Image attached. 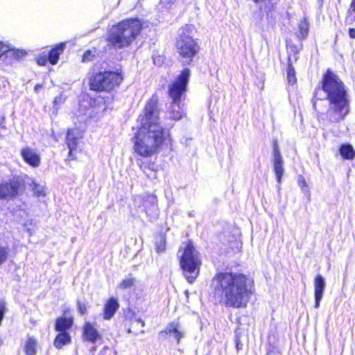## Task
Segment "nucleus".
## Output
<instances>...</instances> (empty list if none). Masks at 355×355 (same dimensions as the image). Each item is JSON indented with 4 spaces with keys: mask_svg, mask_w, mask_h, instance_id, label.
Listing matches in <instances>:
<instances>
[{
    "mask_svg": "<svg viewBox=\"0 0 355 355\" xmlns=\"http://www.w3.org/2000/svg\"><path fill=\"white\" fill-rule=\"evenodd\" d=\"M159 105V96L154 93L146 102L137 119L139 125L132 138L133 150L143 157H150L162 149L173 148L171 132L160 122Z\"/></svg>",
    "mask_w": 355,
    "mask_h": 355,
    "instance_id": "1",
    "label": "nucleus"
},
{
    "mask_svg": "<svg viewBox=\"0 0 355 355\" xmlns=\"http://www.w3.org/2000/svg\"><path fill=\"white\" fill-rule=\"evenodd\" d=\"M210 287L214 304L227 308H246L256 295L254 279L242 272L218 271L211 279Z\"/></svg>",
    "mask_w": 355,
    "mask_h": 355,
    "instance_id": "2",
    "label": "nucleus"
},
{
    "mask_svg": "<svg viewBox=\"0 0 355 355\" xmlns=\"http://www.w3.org/2000/svg\"><path fill=\"white\" fill-rule=\"evenodd\" d=\"M320 91L324 92L326 95L325 98L329 104L328 110L329 121L336 123L344 120L349 112L346 86L338 75L330 68L327 69L323 73L320 85L314 89L311 98L313 108L318 114H322L321 111L326 107L324 98L318 96Z\"/></svg>",
    "mask_w": 355,
    "mask_h": 355,
    "instance_id": "3",
    "label": "nucleus"
},
{
    "mask_svg": "<svg viewBox=\"0 0 355 355\" xmlns=\"http://www.w3.org/2000/svg\"><path fill=\"white\" fill-rule=\"evenodd\" d=\"M191 75L190 69L184 67L168 85L167 94L171 99L168 114L172 121H179L185 115L180 104L188 92Z\"/></svg>",
    "mask_w": 355,
    "mask_h": 355,
    "instance_id": "4",
    "label": "nucleus"
},
{
    "mask_svg": "<svg viewBox=\"0 0 355 355\" xmlns=\"http://www.w3.org/2000/svg\"><path fill=\"white\" fill-rule=\"evenodd\" d=\"M142 30V23L138 18L123 19L109 31L105 41L108 46L114 49H123L130 46Z\"/></svg>",
    "mask_w": 355,
    "mask_h": 355,
    "instance_id": "5",
    "label": "nucleus"
},
{
    "mask_svg": "<svg viewBox=\"0 0 355 355\" xmlns=\"http://www.w3.org/2000/svg\"><path fill=\"white\" fill-rule=\"evenodd\" d=\"M179 264L187 281L191 284L199 276L202 261L192 240L184 241L179 248Z\"/></svg>",
    "mask_w": 355,
    "mask_h": 355,
    "instance_id": "6",
    "label": "nucleus"
},
{
    "mask_svg": "<svg viewBox=\"0 0 355 355\" xmlns=\"http://www.w3.org/2000/svg\"><path fill=\"white\" fill-rule=\"evenodd\" d=\"M124 79L122 69L92 71L88 76V86L90 91L96 93L110 94L115 91Z\"/></svg>",
    "mask_w": 355,
    "mask_h": 355,
    "instance_id": "7",
    "label": "nucleus"
},
{
    "mask_svg": "<svg viewBox=\"0 0 355 355\" xmlns=\"http://www.w3.org/2000/svg\"><path fill=\"white\" fill-rule=\"evenodd\" d=\"M181 32L175 40V48L179 58L187 64H191L200 51V46L197 39L189 33L191 26L186 24L180 28Z\"/></svg>",
    "mask_w": 355,
    "mask_h": 355,
    "instance_id": "8",
    "label": "nucleus"
},
{
    "mask_svg": "<svg viewBox=\"0 0 355 355\" xmlns=\"http://www.w3.org/2000/svg\"><path fill=\"white\" fill-rule=\"evenodd\" d=\"M26 184L19 177H13L0 182V199L12 200L21 195L26 190Z\"/></svg>",
    "mask_w": 355,
    "mask_h": 355,
    "instance_id": "9",
    "label": "nucleus"
},
{
    "mask_svg": "<svg viewBox=\"0 0 355 355\" xmlns=\"http://www.w3.org/2000/svg\"><path fill=\"white\" fill-rule=\"evenodd\" d=\"M121 323L128 334L137 336L145 333L143 329L146 325L145 321L137 318L135 312L130 309L124 311Z\"/></svg>",
    "mask_w": 355,
    "mask_h": 355,
    "instance_id": "10",
    "label": "nucleus"
},
{
    "mask_svg": "<svg viewBox=\"0 0 355 355\" xmlns=\"http://www.w3.org/2000/svg\"><path fill=\"white\" fill-rule=\"evenodd\" d=\"M157 202V197L155 194H148L141 199L144 211L150 220L157 218L159 215Z\"/></svg>",
    "mask_w": 355,
    "mask_h": 355,
    "instance_id": "11",
    "label": "nucleus"
},
{
    "mask_svg": "<svg viewBox=\"0 0 355 355\" xmlns=\"http://www.w3.org/2000/svg\"><path fill=\"white\" fill-rule=\"evenodd\" d=\"M82 338L85 342L96 343L102 340V334L94 322L85 321L82 326Z\"/></svg>",
    "mask_w": 355,
    "mask_h": 355,
    "instance_id": "12",
    "label": "nucleus"
},
{
    "mask_svg": "<svg viewBox=\"0 0 355 355\" xmlns=\"http://www.w3.org/2000/svg\"><path fill=\"white\" fill-rule=\"evenodd\" d=\"M83 136L80 132L73 128H69L67 130L65 137V144L69 148L68 159L74 160L76 159L75 153L77 152L78 141L82 139Z\"/></svg>",
    "mask_w": 355,
    "mask_h": 355,
    "instance_id": "13",
    "label": "nucleus"
},
{
    "mask_svg": "<svg viewBox=\"0 0 355 355\" xmlns=\"http://www.w3.org/2000/svg\"><path fill=\"white\" fill-rule=\"evenodd\" d=\"M70 313L69 309H65L62 315L58 316L55 320L54 329L55 331L70 332L74 324V318L73 315H67Z\"/></svg>",
    "mask_w": 355,
    "mask_h": 355,
    "instance_id": "14",
    "label": "nucleus"
},
{
    "mask_svg": "<svg viewBox=\"0 0 355 355\" xmlns=\"http://www.w3.org/2000/svg\"><path fill=\"white\" fill-rule=\"evenodd\" d=\"M272 147L273 153L274 171L276 175L277 181L279 183L284 173L283 159L279 149L278 141L277 139L272 141Z\"/></svg>",
    "mask_w": 355,
    "mask_h": 355,
    "instance_id": "15",
    "label": "nucleus"
},
{
    "mask_svg": "<svg viewBox=\"0 0 355 355\" xmlns=\"http://www.w3.org/2000/svg\"><path fill=\"white\" fill-rule=\"evenodd\" d=\"M20 155L25 163L33 168L38 167L41 163V158L36 151L31 147L26 146L20 150Z\"/></svg>",
    "mask_w": 355,
    "mask_h": 355,
    "instance_id": "16",
    "label": "nucleus"
},
{
    "mask_svg": "<svg viewBox=\"0 0 355 355\" xmlns=\"http://www.w3.org/2000/svg\"><path fill=\"white\" fill-rule=\"evenodd\" d=\"M220 234L223 237L221 241L222 244L225 245L226 252L235 253L241 251L242 243L235 235Z\"/></svg>",
    "mask_w": 355,
    "mask_h": 355,
    "instance_id": "17",
    "label": "nucleus"
},
{
    "mask_svg": "<svg viewBox=\"0 0 355 355\" xmlns=\"http://www.w3.org/2000/svg\"><path fill=\"white\" fill-rule=\"evenodd\" d=\"M119 306L118 298L114 297H109L103 306V318L106 320H110L115 315Z\"/></svg>",
    "mask_w": 355,
    "mask_h": 355,
    "instance_id": "18",
    "label": "nucleus"
},
{
    "mask_svg": "<svg viewBox=\"0 0 355 355\" xmlns=\"http://www.w3.org/2000/svg\"><path fill=\"white\" fill-rule=\"evenodd\" d=\"M314 297H315V308L320 306V301L322 298L325 288V282L321 275H317L314 278Z\"/></svg>",
    "mask_w": 355,
    "mask_h": 355,
    "instance_id": "19",
    "label": "nucleus"
},
{
    "mask_svg": "<svg viewBox=\"0 0 355 355\" xmlns=\"http://www.w3.org/2000/svg\"><path fill=\"white\" fill-rule=\"evenodd\" d=\"M254 3L259 4L263 3L259 8V19L262 20L263 18V13H265L268 18L272 17L271 13L275 11L276 8V3L272 0H252Z\"/></svg>",
    "mask_w": 355,
    "mask_h": 355,
    "instance_id": "20",
    "label": "nucleus"
},
{
    "mask_svg": "<svg viewBox=\"0 0 355 355\" xmlns=\"http://www.w3.org/2000/svg\"><path fill=\"white\" fill-rule=\"evenodd\" d=\"M138 166L148 179L155 180L157 178L158 169L155 162L141 160L138 163Z\"/></svg>",
    "mask_w": 355,
    "mask_h": 355,
    "instance_id": "21",
    "label": "nucleus"
},
{
    "mask_svg": "<svg viewBox=\"0 0 355 355\" xmlns=\"http://www.w3.org/2000/svg\"><path fill=\"white\" fill-rule=\"evenodd\" d=\"M58 334L55 336L53 344L58 349H61L64 346L71 345L72 343V337L70 332L57 331Z\"/></svg>",
    "mask_w": 355,
    "mask_h": 355,
    "instance_id": "22",
    "label": "nucleus"
},
{
    "mask_svg": "<svg viewBox=\"0 0 355 355\" xmlns=\"http://www.w3.org/2000/svg\"><path fill=\"white\" fill-rule=\"evenodd\" d=\"M66 42H60L53 46L48 53L49 63L51 65H55L60 59V56L63 53L66 48Z\"/></svg>",
    "mask_w": 355,
    "mask_h": 355,
    "instance_id": "23",
    "label": "nucleus"
},
{
    "mask_svg": "<svg viewBox=\"0 0 355 355\" xmlns=\"http://www.w3.org/2000/svg\"><path fill=\"white\" fill-rule=\"evenodd\" d=\"M180 322L179 321H173L168 324L167 327L159 331V334H173L178 344L180 343L182 337L183 336L182 332L179 330Z\"/></svg>",
    "mask_w": 355,
    "mask_h": 355,
    "instance_id": "24",
    "label": "nucleus"
},
{
    "mask_svg": "<svg viewBox=\"0 0 355 355\" xmlns=\"http://www.w3.org/2000/svg\"><path fill=\"white\" fill-rule=\"evenodd\" d=\"M37 347L38 343L37 339L33 336H28L23 345L25 355H36Z\"/></svg>",
    "mask_w": 355,
    "mask_h": 355,
    "instance_id": "25",
    "label": "nucleus"
},
{
    "mask_svg": "<svg viewBox=\"0 0 355 355\" xmlns=\"http://www.w3.org/2000/svg\"><path fill=\"white\" fill-rule=\"evenodd\" d=\"M155 249L157 253L160 254L166 250V235L165 233L159 232L155 236Z\"/></svg>",
    "mask_w": 355,
    "mask_h": 355,
    "instance_id": "26",
    "label": "nucleus"
},
{
    "mask_svg": "<svg viewBox=\"0 0 355 355\" xmlns=\"http://www.w3.org/2000/svg\"><path fill=\"white\" fill-rule=\"evenodd\" d=\"M338 150L343 159L352 160L355 158V150L350 144H341Z\"/></svg>",
    "mask_w": 355,
    "mask_h": 355,
    "instance_id": "27",
    "label": "nucleus"
},
{
    "mask_svg": "<svg viewBox=\"0 0 355 355\" xmlns=\"http://www.w3.org/2000/svg\"><path fill=\"white\" fill-rule=\"evenodd\" d=\"M309 24L307 19L304 18L298 23V31L297 32V37L300 40H305L309 35Z\"/></svg>",
    "mask_w": 355,
    "mask_h": 355,
    "instance_id": "28",
    "label": "nucleus"
},
{
    "mask_svg": "<svg viewBox=\"0 0 355 355\" xmlns=\"http://www.w3.org/2000/svg\"><path fill=\"white\" fill-rule=\"evenodd\" d=\"M286 79L290 85H294L297 83V80L295 75V70L290 55L287 58Z\"/></svg>",
    "mask_w": 355,
    "mask_h": 355,
    "instance_id": "29",
    "label": "nucleus"
},
{
    "mask_svg": "<svg viewBox=\"0 0 355 355\" xmlns=\"http://www.w3.org/2000/svg\"><path fill=\"white\" fill-rule=\"evenodd\" d=\"M10 52L15 63L23 61L26 57L28 53L26 50L14 49L10 47Z\"/></svg>",
    "mask_w": 355,
    "mask_h": 355,
    "instance_id": "30",
    "label": "nucleus"
},
{
    "mask_svg": "<svg viewBox=\"0 0 355 355\" xmlns=\"http://www.w3.org/2000/svg\"><path fill=\"white\" fill-rule=\"evenodd\" d=\"M136 284V279L132 275H129V276L122 279L119 284V288L121 290H125L127 288H130L134 287Z\"/></svg>",
    "mask_w": 355,
    "mask_h": 355,
    "instance_id": "31",
    "label": "nucleus"
},
{
    "mask_svg": "<svg viewBox=\"0 0 355 355\" xmlns=\"http://www.w3.org/2000/svg\"><path fill=\"white\" fill-rule=\"evenodd\" d=\"M1 60V66L4 71H6L8 67H12L15 64L12 54L10 52V49L5 53Z\"/></svg>",
    "mask_w": 355,
    "mask_h": 355,
    "instance_id": "32",
    "label": "nucleus"
},
{
    "mask_svg": "<svg viewBox=\"0 0 355 355\" xmlns=\"http://www.w3.org/2000/svg\"><path fill=\"white\" fill-rule=\"evenodd\" d=\"M96 53V49L95 47H94L93 49L86 50L82 55L81 61L83 62H89L92 61L95 58Z\"/></svg>",
    "mask_w": 355,
    "mask_h": 355,
    "instance_id": "33",
    "label": "nucleus"
},
{
    "mask_svg": "<svg viewBox=\"0 0 355 355\" xmlns=\"http://www.w3.org/2000/svg\"><path fill=\"white\" fill-rule=\"evenodd\" d=\"M76 304L78 313L80 315H85L88 314L89 305L87 302H85L81 300H77Z\"/></svg>",
    "mask_w": 355,
    "mask_h": 355,
    "instance_id": "34",
    "label": "nucleus"
},
{
    "mask_svg": "<svg viewBox=\"0 0 355 355\" xmlns=\"http://www.w3.org/2000/svg\"><path fill=\"white\" fill-rule=\"evenodd\" d=\"M297 185L300 187V189L307 194H310V191L309 189V186L306 182L304 177L302 175H298L297 177Z\"/></svg>",
    "mask_w": 355,
    "mask_h": 355,
    "instance_id": "35",
    "label": "nucleus"
},
{
    "mask_svg": "<svg viewBox=\"0 0 355 355\" xmlns=\"http://www.w3.org/2000/svg\"><path fill=\"white\" fill-rule=\"evenodd\" d=\"M35 61L37 64L40 66H45L49 62V58L48 55H46L44 52L39 53L35 58Z\"/></svg>",
    "mask_w": 355,
    "mask_h": 355,
    "instance_id": "36",
    "label": "nucleus"
},
{
    "mask_svg": "<svg viewBox=\"0 0 355 355\" xmlns=\"http://www.w3.org/2000/svg\"><path fill=\"white\" fill-rule=\"evenodd\" d=\"M9 256L8 248L5 246L0 245V266L3 265Z\"/></svg>",
    "mask_w": 355,
    "mask_h": 355,
    "instance_id": "37",
    "label": "nucleus"
},
{
    "mask_svg": "<svg viewBox=\"0 0 355 355\" xmlns=\"http://www.w3.org/2000/svg\"><path fill=\"white\" fill-rule=\"evenodd\" d=\"M8 311L6 302L3 300H0V326L5 318V315Z\"/></svg>",
    "mask_w": 355,
    "mask_h": 355,
    "instance_id": "38",
    "label": "nucleus"
},
{
    "mask_svg": "<svg viewBox=\"0 0 355 355\" xmlns=\"http://www.w3.org/2000/svg\"><path fill=\"white\" fill-rule=\"evenodd\" d=\"M287 48L290 49V51L293 53L295 54L296 56L295 57V61H296L297 59H298V57H297V54L299 53V52L300 51L302 47V44H300V46H297V45L295 44H292L291 42H290L289 44H287Z\"/></svg>",
    "mask_w": 355,
    "mask_h": 355,
    "instance_id": "39",
    "label": "nucleus"
},
{
    "mask_svg": "<svg viewBox=\"0 0 355 355\" xmlns=\"http://www.w3.org/2000/svg\"><path fill=\"white\" fill-rule=\"evenodd\" d=\"M10 46L8 44L0 41V60L3 58L5 53L8 51Z\"/></svg>",
    "mask_w": 355,
    "mask_h": 355,
    "instance_id": "40",
    "label": "nucleus"
},
{
    "mask_svg": "<svg viewBox=\"0 0 355 355\" xmlns=\"http://www.w3.org/2000/svg\"><path fill=\"white\" fill-rule=\"evenodd\" d=\"M38 187H39L38 184H34L33 191H34V194L35 195V196H37V197L44 196H45L44 191L42 189L37 190V189Z\"/></svg>",
    "mask_w": 355,
    "mask_h": 355,
    "instance_id": "41",
    "label": "nucleus"
},
{
    "mask_svg": "<svg viewBox=\"0 0 355 355\" xmlns=\"http://www.w3.org/2000/svg\"><path fill=\"white\" fill-rule=\"evenodd\" d=\"M235 347L237 351L241 349L242 345L240 340V336L239 334L235 336Z\"/></svg>",
    "mask_w": 355,
    "mask_h": 355,
    "instance_id": "42",
    "label": "nucleus"
},
{
    "mask_svg": "<svg viewBox=\"0 0 355 355\" xmlns=\"http://www.w3.org/2000/svg\"><path fill=\"white\" fill-rule=\"evenodd\" d=\"M349 35L352 39H355V28H349Z\"/></svg>",
    "mask_w": 355,
    "mask_h": 355,
    "instance_id": "43",
    "label": "nucleus"
},
{
    "mask_svg": "<svg viewBox=\"0 0 355 355\" xmlns=\"http://www.w3.org/2000/svg\"><path fill=\"white\" fill-rule=\"evenodd\" d=\"M42 84H36L34 87V91L35 92H39V91L42 88Z\"/></svg>",
    "mask_w": 355,
    "mask_h": 355,
    "instance_id": "44",
    "label": "nucleus"
},
{
    "mask_svg": "<svg viewBox=\"0 0 355 355\" xmlns=\"http://www.w3.org/2000/svg\"><path fill=\"white\" fill-rule=\"evenodd\" d=\"M350 8L354 13H355V0H352L350 3Z\"/></svg>",
    "mask_w": 355,
    "mask_h": 355,
    "instance_id": "45",
    "label": "nucleus"
},
{
    "mask_svg": "<svg viewBox=\"0 0 355 355\" xmlns=\"http://www.w3.org/2000/svg\"><path fill=\"white\" fill-rule=\"evenodd\" d=\"M318 1L319 7L320 8L322 7L323 3H324V0H318Z\"/></svg>",
    "mask_w": 355,
    "mask_h": 355,
    "instance_id": "46",
    "label": "nucleus"
},
{
    "mask_svg": "<svg viewBox=\"0 0 355 355\" xmlns=\"http://www.w3.org/2000/svg\"><path fill=\"white\" fill-rule=\"evenodd\" d=\"M157 58L158 59V60H159V59H161V58H162V57H161L160 55H159V56H157V58H153V61H154V63H155V64H157V61H156V59H157Z\"/></svg>",
    "mask_w": 355,
    "mask_h": 355,
    "instance_id": "47",
    "label": "nucleus"
},
{
    "mask_svg": "<svg viewBox=\"0 0 355 355\" xmlns=\"http://www.w3.org/2000/svg\"><path fill=\"white\" fill-rule=\"evenodd\" d=\"M175 1V0H170V1H171V2H173V1Z\"/></svg>",
    "mask_w": 355,
    "mask_h": 355,
    "instance_id": "48",
    "label": "nucleus"
}]
</instances>
